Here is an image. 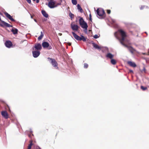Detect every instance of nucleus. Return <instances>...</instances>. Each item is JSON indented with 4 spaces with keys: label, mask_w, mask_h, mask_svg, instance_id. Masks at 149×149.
<instances>
[{
    "label": "nucleus",
    "mask_w": 149,
    "mask_h": 149,
    "mask_svg": "<svg viewBox=\"0 0 149 149\" xmlns=\"http://www.w3.org/2000/svg\"><path fill=\"white\" fill-rule=\"evenodd\" d=\"M79 17L80 19L79 20V22L80 25L82 28L87 30L88 26L87 23L84 21L82 17Z\"/></svg>",
    "instance_id": "nucleus-1"
},
{
    "label": "nucleus",
    "mask_w": 149,
    "mask_h": 149,
    "mask_svg": "<svg viewBox=\"0 0 149 149\" xmlns=\"http://www.w3.org/2000/svg\"><path fill=\"white\" fill-rule=\"evenodd\" d=\"M72 33L73 36L74 38L77 40L79 41L82 40L84 42H85L86 40V38H85L84 36L81 35V37H79L74 32H72Z\"/></svg>",
    "instance_id": "nucleus-2"
},
{
    "label": "nucleus",
    "mask_w": 149,
    "mask_h": 149,
    "mask_svg": "<svg viewBox=\"0 0 149 149\" xmlns=\"http://www.w3.org/2000/svg\"><path fill=\"white\" fill-rule=\"evenodd\" d=\"M97 15L99 16L100 18H103L105 17V12L102 9H97L96 10Z\"/></svg>",
    "instance_id": "nucleus-3"
},
{
    "label": "nucleus",
    "mask_w": 149,
    "mask_h": 149,
    "mask_svg": "<svg viewBox=\"0 0 149 149\" xmlns=\"http://www.w3.org/2000/svg\"><path fill=\"white\" fill-rule=\"evenodd\" d=\"M118 32L120 33L121 38L120 39V41H124L127 35L126 33L122 29L118 30Z\"/></svg>",
    "instance_id": "nucleus-4"
},
{
    "label": "nucleus",
    "mask_w": 149,
    "mask_h": 149,
    "mask_svg": "<svg viewBox=\"0 0 149 149\" xmlns=\"http://www.w3.org/2000/svg\"><path fill=\"white\" fill-rule=\"evenodd\" d=\"M47 59L54 67H57L58 63L55 59L49 57H48Z\"/></svg>",
    "instance_id": "nucleus-5"
},
{
    "label": "nucleus",
    "mask_w": 149,
    "mask_h": 149,
    "mask_svg": "<svg viewBox=\"0 0 149 149\" xmlns=\"http://www.w3.org/2000/svg\"><path fill=\"white\" fill-rule=\"evenodd\" d=\"M42 45L44 48H47L48 49H50L52 48L51 46H50L49 43L47 42H43L42 43Z\"/></svg>",
    "instance_id": "nucleus-6"
},
{
    "label": "nucleus",
    "mask_w": 149,
    "mask_h": 149,
    "mask_svg": "<svg viewBox=\"0 0 149 149\" xmlns=\"http://www.w3.org/2000/svg\"><path fill=\"white\" fill-rule=\"evenodd\" d=\"M48 6L50 8H53L56 7L55 5V2L54 0H49Z\"/></svg>",
    "instance_id": "nucleus-7"
},
{
    "label": "nucleus",
    "mask_w": 149,
    "mask_h": 149,
    "mask_svg": "<svg viewBox=\"0 0 149 149\" xmlns=\"http://www.w3.org/2000/svg\"><path fill=\"white\" fill-rule=\"evenodd\" d=\"M71 27L73 30L75 31H77L79 28L77 25L72 24H71Z\"/></svg>",
    "instance_id": "nucleus-8"
},
{
    "label": "nucleus",
    "mask_w": 149,
    "mask_h": 149,
    "mask_svg": "<svg viewBox=\"0 0 149 149\" xmlns=\"http://www.w3.org/2000/svg\"><path fill=\"white\" fill-rule=\"evenodd\" d=\"M5 45L6 47L8 48H10L13 46L12 42L9 40L6 41L5 43Z\"/></svg>",
    "instance_id": "nucleus-9"
},
{
    "label": "nucleus",
    "mask_w": 149,
    "mask_h": 149,
    "mask_svg": "<svg viewBox=\"0 0 149 149\" xmlns=\"http://www.w3.org/2000/svg\"><path fill=\"white\" fill-rule=\"evenodd\" d=\"M127 64L133 68H135L136 67L137 65L134 62L129 61H127Z\"/></svg>",
    "instance_id": "nucleus-10"
},
{
    "label": "nucleus",
    "mask_w": 149,
    "mask_h": 149,
    "mask_svg": "<svg viewBox=\"0 0 149 149\" xmlns=\"http://www.w3.org/2000/svg\"><path fill=\"white\" fill-rule=\"evenodd\" d=\"M33 56L35 58L38 57L40 55V52L39 51H36L32 52Z\"/></svg>",
    "instance_id": "nucleus-11"
},
{
    "label": "nucleus",
    "mask_w": 149,
    "mask_h": 149,
    "mask_svg": "<svg viewBox=\"0 0 149 149\" xmlns=\"http://www.w3.org/2000/svg\"><path fill=\"white\" fill-rule=\"evenodd\" d=\"M4 14L6 17L8 18L10 20L13 22H15V20L12 17L7 13L6 12L4 13Z\"/></svg>",
    "instance_id": "nucleus-12"
},
{
    "label": "nucleus",
    "mask_w": 149,
    "mask_h": 149,
    "mask_svg": "<svg viewBox=\"0 0 149 149\" xmlns=\"http://www.w3.org/2000/svg\"><path fill=\"white\" fill-rule=\"evenodd\" d=\"M1 113L2 116L5 119H7L8 118V114L6 111H2Z\"/></svg>",
    "instance_id": "nucleus-13"
},
{
    "label": "nucleus",
    "mask_w": 149,
    "mask_h": 149,
    "mask_svg": "<svg viewBox=\"0 0 149 149\" xmlns=\"http://www.w3.org/2000/svg\"><path fill=\"white\" fill-rule=\"evenodd\" d=\"M34 47L36 49L39 50L41 49L42 46L41 44L38 43L35 45Z\"/></svg>",
    "instance_id": "nucleus-14"
},
{
    "label": "nucleus",
    "mask_w": 149,
    "mask_h": 149,
    "mask_svg": "<svg viewBox=\"0 0 149 149\" xmlns=\"http://www.w3.org/2000/svg\"><path fill=\"white\" fill-rule=\"evenodd\" d=\"M128 49L132 54H133L134 52H136V50L131 46H130V47H129Z\"/></svg>",
    "instance_id": "nucleus-15"
},
{
    "label": "nucleus",
    "mask_w": 149,
    "mask_h": 149,
    "mask_svg": "<svg viewBox=\"0 0 149 149\" xmlns=\"http://www.w3.org/2000/svg\"><path fill=\"white\" fill-rule=\"evenodd\" d=\"M113 55L110 53H108L106 55V57L109 58L111 59L113 58Z\"/></svg>",
    "instance_id": "nucleus-16"
},
{
    "label": "nucleus",
    "mask_w": 149,
    "mask_h": 149,
    "mask_svg": "<svg viewBox=\"0 0 149 149\" xmlns=\"http://www.w3.org/2000/svg\"><path fill=\"white\" fill-rule=\"evenodd\" d=\"M93 47L96 49H101L102 48L101 47L99 46L97 44L95 43H93Z\"/></svg>",
    "instance_id": "nucleus-17"
},
{
    "label": "nucleus",
    "mask_w": 149,
    "mask_h": 149,
    "mask_svg": "<svg viewBox=\"0 0 149 149\" xmlns=\"http://www.w3.org/2000/svg\"><path fill=\"white\" fill-rule=\"evenodd\" d=\"M42 13L43 15L45 17H48V14L46 13V12L44 10L42 11Z\"/></svg>",
    "instance_id": "nucleus-18"
},
{
    "label": "nucleus",
    "mask_w": 149,
    "mask_h": 149,
    "mask_svg": "<svg viewBox=\"0 0 149 149\" xmlns=\"http://www.w3.org/2000/svg\"><path fill=\"white\" fill-rule=\"evenodd\" d=\"M77 9L80 11L81 13H83V10H82V9L81 7L80 6L79 4H78L77 5Z\"/></svg>",
    "instance_id": "nucleus-19"
},
{
    "label": "nucleus",
    "mask_w": 149,
    "mask_h": 149,
    "mask_svg": "<svg viewBox=\"0 0 149 149\" xmlns=\"http://www.w3.org/2000/svg\"><path fill=\"white\" fill-rule=\"evenodd\" d=\"M124 41H120V43L122 45H123L125 47L127 48H128V49H129V47H130V46H128L127 45L125 44L124 43Z\"/></svg>",
    "instance_id": "nucleus-20"
},
{
    "label": "nucleus",
    "mask_w": 149,
    "mask_h": 149,
    "mask_svg": "<svg viewBox=\"0 0 149 149\" xmlns=\"http://www.w3.org/2000/svg\"><path fill=\"white\" fill-rule=\"evenodd\" d=\"M111 63L112 64L115 65L116 64V61L115 60L112 58L111 59Z\"/></svg>",
    "instance_id": "nucleus-21"
},
{
    "label": "nucleus",
    "mask_w": 149,
    "mask_h": 149,
    "mask_svg": "<svg viewBox=\"0 0 149 149\" xmlns=\"http://www.w3.org/2000/svg\"><path fill=\"white\" fill-rule=\"evenodd\" d=\"M44 34L42 31L41 32V35L39 36L38 38V40H41L43 38Z\"/></svg>",
    "instance_id": "nucleus-22"
},
{
    "label": "nucleus",
    "mask_w": 149,
    "mask_h": 149,
    "mask_svg": "<svg viewBox=\"0 0 149 149\" xmlns=\"http://www.w3.org/2000/svg\"><path fill=\"white\" fill-rule=\"evenodd\" d=\"M11 31L13 34H15L17 33L18 30L17 29H12Z\"/></svg>",
    "instance_id": "nucleus-23"
},
{
    "label": "nucleus",
    "mask_w": 149,
    "mask_h": 149,
    "mask_svg": "<svg viewBox=\"0 0 149 149\" xmlns=\"http://www.w3.org/2000/svg\"><path fill=\"white\" fill-rule=\"evenodd\" d=\"M32 145H33L32 141H31L30 143L29 144V146H28V149H31V146Z\"/></svg>",
    "instance_id": "nucleus-24"
},
{
    "label": "nucleus",
    "mask_w": 149,
    "mask_h": 149,
    "mask_svg": "<svg viewBox=\"0 0 149 149\" xmlns=\"http://www.w3.org/2000/svg\"><path fill=\"white\" fill-rule=\"evenodd\" d=\"M69 15L71 19H72V18H74V15L73 14H72V13H71L70 12V13H69Z\"/></svg>",
    "instance_id": "nucleus-25"
},
{
    "label": "nucleus",
    "mask_w": 149,
    "mask_h": 149,
    "mask_svg": "<svg viewBox=\"0 0 149 149\" xmlns=\"http://www.w3.org/2000/svg\"><path fill=\"white\" fill-rule=\"evenodd\" d=\"M72 2L73 5H76L77 4V1L76 0H72Z\"/></svg>",
    "instance_id": "nucleus-26"
},
{
    "label": "nucleus",
    "mask_w": 149,
    "mask_h": 149,
    "mask_svg": "<svg viewBox=\"0 0 149 149\" xmlns=\"http://www.w3.org/2000/svg\"><path fill=\"white\" fill-rule=\"evenodd\" d=\"M141 71L143 73H146V69L144 67H143V69Z\"/></svg>",
    "instance_id": "nucleus-27"
},
{
    "label": "nucleus",
    "mask_w": 149,
    "mask_h": 149,
    "mask_svg": "<svg viewBox=\"0 0 149 149\" xmlns=\"http://www.w3.org/2000/svg\"><path fill=\"white\" fill-rule=\"evenodd\" d=\"M88 66V65L86 63H85L84 64V67L85 68H87Z\"/></svg>",
    "instance_id": "nucleus-28"
},
{
    "label": "nucleus",
    "mask_w": 149,
    "mask_h": 149,
    "mask_svg": "<svg viewBox=\"0 0 149 149\" xmlns=\"http://www.w3.org/2000/svg\"><path fill=\"white\" fill-rule=\"evenodd\" d=\"M141 88L144 91L146 90L147 88V87H144L143 86H141Z\"/></svg>",
    "instance_id": "nucleus-29"
},
{
    "label": "nucleus",
    "mask_w": 149,
    "mask_h": 149,
    "mask_svg": "<svg viewBox=\"0 0 149 149\" xmlns=\"http://www.w3.org/2000/svg\"><path fill=\"white\" fill-rule=\"evenodd\" d=\"M93 37L95 38H98V37H99V36H98V35L96 34V35H95L94 36H93Z\"/></svg>",
    "instance_id": "nucleus-30"
},
{
    "label": "nucleus",
    "mask_w": 149,
    "mask_h": 149,
    "mask_svg": "<svg viewBox=\"0 0 149 149\" xmlns=\"http://www.w3.org/2000/svg\"><path fill=\"white\" fill-rule=\"evenodd\" d=\"M111 10H107V13L108 14H110L111 13Z\"/></svg>",
    "instance_id": "nucleus-31"
},
{
    "label": "nucleus",
    "mask_w": 149,
    "mask_h": 149,
    "mask_svg": "<svg viewBox=\"0 0 149 149\" xmlns=\"http://www.w3.org/2000/svg\"><path fill=\"white\" fill-rule=\"evenodd\" d=\"M89 20L91 21H92V18H91V14H90L89 15Z\"/></svg>",
    "instance_id": "nucleus-32"
},
{
    "label": "nucleus",
    "mask_w": 149,
    "mask_h": 149,
    "mask_svg": "<svg viewBox=\"0 0 149 149\" xmlns=\"http://www.w3.org/2000/svg\"><path fill=\"white\" fill-rule=\"evenodd\" d=\"M27 2L29 3H31V0H26Z\"/></svg>",
    "instance_id": "nucleus-33"
},
{
    "label": "nucleus",
    "mask_w": 149,
    "mask_h": 149,
    "mask_svg": "<svg viewBox=\"0 0 149 149\" xmlns=\"http://www.w3.org/2000/svg\"><path fill=\"white\" fill-rule=\"evenodd\" d=\"M33 1H36V2L37 3H38L39 2V0H33Z\"/></svg>",
    "instance_id": "nucleus-34"
},
{
    "label": "nucleus",
    "mask_w": 149,
    "mask_h": 149,
    "mask_svg": "<svg viewBox=\"0 0 149 149\" xmlns=\"http://www.w3.org/2000/svg\"><path fill=\"white\" fill-rule=\"evenodd\" d=\"M129 72L130 73H131V74L133 73V71L132 70H129Z\"/></svg>",
    "instance_id": "nucleus-35"
},
{
    "label": "nucleus",
    "mask_w": 149,
    "mask_h": 149,
    "mask_svg": "<svg viewBox=\"0 0 149 149\" xmlns=\"http://www.w3.org/2000/svg\"><path fill=\"white\" fill-rule=\"evenodd\" d=\"M67 44L69 46H71V43L69 42H68Z\"/></svg>",
    "instance_id": "nucleus-36"
},
{
    "label": "nucleus",
    "mask_w": 149,
    "mask_h": 149,
    "mask_svg": "<svg viewBox=\"0 0 149 149\" xmlns=\"http://www.w3.org/2000/svg\"><path fill=\"white\" fill-rule=\"evenodd\" d=\"M58 35L60 36H61L62 35V33H58Z\"/></svg>",
    "instance_id": "nucleus-37"
},
{
    "label": "nucleus",
    "mask_w": 149,
    "mask_h": 149,
    "mask_svg": "<svg viewBox=\"0 0 149 149\" xmlns=\"http://www.w3.org/2000/svg\"><path fill=\"white\" fill-rule=\"evenodd\" d=\"M36 149H41V148L39 147H38L36 148Z\"/></svg>",
    "instance_id": "nucleus-38"
},
{
    "label": "nucleus",
    "mask_w": 149,
    "mask_h": 149,
    "mask_svg": "<svg viewBox=\"0 0 149 149\" xmlns=\"http://www.w3.org/2000/svg\"><path fill=\"white\" fill-rule=\"evenodd\" d=\"M34 21L36 22V19H34Z\"/></svg>",
    "instance_id": "nucleus-39"
},
{
    "label": "nucleus",
    "mask_w": 149,
    "mask_h": 149,
    "mask_svg": "<svg viewBox=\"0 0 149 149\" xmlns=\"http://www.w3.org/2000/svg\"><path fill=\"white\" fill-rule=\"evenodd\" d=\"M29 136L30 137V135H29Z\"/></svg>",
    "instance_id": "nucleus-40"
},
{
    "label": "nucleus",
    "mask_w": 149,
    "mask_h": 149,
    "mask_svg": "<svg viewBox=\"0 0 149 149\" xmlns=\"http://www.w3.org/2000/svg\"><path fill=\"white\" fill-rule=\"evenodd\" d=\"M143 54H145V53H143Z\"/></svg>",
    "instance_id": "nucleus-41"
},
{
    "label": "nucleus",
    "mask_w": 149,
    "mask_h": 149,
    "mask_svg": "<svg viewBox=\"0 0 149 149\" xmlns=\"http://www.w3.org/2000/svg\"><path fill=\"white\" fill-rule=\"evenodd\" d=\"M31 17L32 18V16H31Z\"/></svg>",
    "instance_id": "nucleus-42"
}]
</instances>
